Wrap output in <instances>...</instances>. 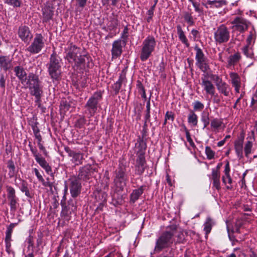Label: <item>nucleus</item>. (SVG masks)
<instances>
[{
    "label": "nucleus",
    "mask_w": 257,
    "mask_h": 257,
    "mask_svg": "<svg viewBox=\"0 0 257 257\" xmlns=\"http://www.w3.org/2000/svg\"><path fill=\"white\" fill-rule=\"evenodd\" d=\"M64 58L68 62L75 67H80L84 64L88 55L84 49L77 47L72 43L67 44L64 49Z\"/></svg>",
    "instance_id": "nucleus-1"
},
{
    "label": "nucleus",
    "mask_w": 257,
    "mask_h": 257,
    "mask_svg": "<svg viewBox=\"0 0 257 257\" xmlns=\"http://www.w3.org/2000/svg\"><path fill=\"white\" fill-rule=\"evenodd\" d=\"M26 86L29 89L30 93L35 97V102L40 104L43 94V86L38 76L30 73L28 76Z\"/></svg>",
    "instance_id": "nucleus-2"
},
{
    "label": "nucleus",
    "mask_w": 257,
    "mask_h": 257,
    "mask_svg": "<svg viewBox=\"0 0 257 257\" xmlns=\"http://www.w3.org/2000/svg\"><path fill=\"white\" fill-rule=\"evenodd\" d=\"M173 236V231H166L163 232L156 239L155 245L151 254L159 253L164 249L171 247L174 241Z\"/></svg>",
    "instance_id": "nucleus-3"
},
{
    "label": "nucleus",
    "mask_w": 257,
    "mask_h": 257,
    "mask_svg": "<svg viewBox=\"0 0 257 257\" xmlns=\"http://www.w3.org/2000/svg\"><path fill=\"white\" fill-rule=\"evenodd\" d=\"M156 41L152 36H149L143 41L141 49L140 59L142 61H146L154 51Z\"/></svg>",
    "instance_id": "nucleus-4"
},
{
    "label": "nucleus",
    "mask_w": 257,
    "mask_h": 257,
    "mask_svg": "<svg viewBox=\"0 0 257 257\" xmlns=\"http://www.w3.org/2000/svg\"><path fill=\"white\" fill-rule=\"evenodd\" d=\"M102 99V93L100 91L95 92L91 96L86 104V113L89 115L90 117L93 116L96 112L99 102Z\"/></svg>",
    "instance_id": "nucleus-5"
},
{
    "label": "nucleus",
    "mask_w": 257,
    "mask_h": 257,
    "mask_svg": "<svg viewBox=\"0 0 257 257\" xmlns=\"http://www.w3.org/2000/svg\"><path fill=\"white\" fill-rule=\"evenodd\" d=\"M44 37L41 34H36L31 44L26 49L31 54H38L45 46Z\"/></svg>",
    "instance_id": "nucleus-6"
},
{
    "label": "nucleus",
    "mask_w": 257,
    "mask_h": 257,
    "mask_svg": "<svg viewBox=\"0 0 257 257\" xmlns=\"http://www.w3.org/2000/svg\"><path fill=\"white\" fill-rule=\"evenodd\" d=\"M230 38V32L224 25L217 28L214 33V40L217 44H223L228 41Z\"/></svg>",
    "instance_id": "nucleus-7"
},
{
    "label": "nucleus",
    "mask_w": 257,
    "mask_h": 257,
    "mask_svg": "<svg viewBox=\"0 0 257 257\" xmlns=\"http://www.w3.org/2000/svg\"><path fill=\"white\" fill-rule=\"evenodd\" d=\"M6 190L10 211L12 213H15L19 206V198L16 196L15 189L13 187L7 186Z\"/></svg>",
    "instance_id": "nucleus-8"
},
{
    "label": "nucleus",
    "mask_w": 257,
    "mask_h": 257,
    "mask_svg": "<svg viewBox=\"0 0 257 257\" xmlns=\"http://www.w3.org/2000/svg\"><path fill=\"white\" fill-rule=\"evenodd\" d=\"M196 51L195 60L196 66L203 72H206L209 69L207 58L205 56L202 49L197 46L195 47Z\"/></svg>",
    "instance_id": "nucleus-9"
},
{
    "label": "nucleus",
    "mask_w": 257,
    "mask_h": 257,
    "mask_svg": "<svg viewBox=\"0 0 257 257\" xmlns=\"http://www.w3.org/2000/svg\"><path fill=\"white\" fill-rule=\"evenodd\" d=\"M96 171V168H93L91 165H86L80 168L77 178L80 180L87 181Z\"/></svg>",
    "instance_id": "nucleus-10"
},
{
    "label": "nucleus",
    "mask_w": 257,
    "mask_h": 257,
    "mask_svg": "<svg viewBox=\"0 0 257 257\" xmlns=\"http://www.w3.org/2000/svg\"><path fill=\"white\" fill-rule=\"evenodd\" d=\"M231 24L233 25L232 28L235 30L240 33H243L248 29L249 22L242 17H236Z\"/></svg>",
    "instance_id": "nucleus-11"
},
{
    "label": "nucleus",
    "mask_w": 257,
    "mask_h": 257,
    "mask_svg": "<svg viewBox=\"0 0 257 257\" xmlns=\"http://www.w3.org/2000/svg\"><path fill=\"white\" fill-rule=\"evenodd\" d=\"M65 151L68 154V156L71 158V161L72 163L75 165L82 164L84 159L83 153L72 150L68 147L65 148Z\"/></svg>",
    "instance_id": "nucleus-12"
},
{
    "label": "nucleus",
    "mask_w": 257,
    "mask_h": 257,
    "mask_svg": "<svg viewBox=\"0 0 257 257\" xmlns=\"http://www.w3.org/2000/svg\"><path fill=\"white\" fill-rule=\"evenodd\" d=\"M79 179L76 177H71L69 179L70 191L71 196L76 197L79 195L81 190V184Z\"/></svg>",
    "instance_id": "nucleus-13"
},
{
    "label": "nucleus",
    "mask_w": 257,
    "mask_h": 257,
    "mask_svg": "<svg viewBox=\"0 0 257 257\" xmlns=\"http://www.w3.org/2000/svg\"><path fill=\"white\" fill-rule=\"evenodd\" d=\"M226 5L225 0H207L202 2V5L206 9H218Z\"/></svg>",
    "instance_id": "nucleus-14"
},
{
    "label": "nucleus",
    "mask_w": 257,
    "mask_h": 257,
    "mask_svg": "<svg viewBox=\"0 0 257 257\" xmlns=\"http://www.w3.org/2000/svg\"><path fill=\"white\" fill-rule=\"evenodd\" d=\"M19 37L25 42H29L32 38L29 28L26 26H21L18 31Z\"/></svg>",
    "instance_id": "nucleus-15"
},
{
    "label": "nucleus",
    "mask_w": 257,
    "mask_h": 257,
    "mask_svg": "<svg viewBox=\"0 0 257 257\" xmlns=\"http://www.w3.org/2000/svg\"><path fill=\"white\" fill-rule=\"evenodd\" d=\"M146 160L144 154L141 153L137 159L136 166V173L138 175L142 174L145 169Z\"/></svg>",
    "instance_id": "nucleus-16"
},
{
    "label": "nucleus",
    "mask_w": 257,
    "mask_h": 257,
    "mask_svg": "<svg viewBox=\"0 0 257 257\" xmlns=\"http://www.w3.org/2000/svg\"><path fill=\"white\" fill-rule=\"evenodd\" d=\"M201 85L203 90L205 91L206 94L214 95L215 91V86L213 83L206 78H202L201 79Z\"/></svg>",
    "instance_id": "nucleus-17"
},
{
    "label": "nucleus",
    "mask_w": 257,
    "mask_h": 257,
    "mask_svg": "<svg viewBox=\"0 0 257 257\" xmlns=\"http://www.w3.org/2000/svg\"><path fill=\"white\" fill-rule=\"evenodd\" d=\"M62 60L55 52H53L50 56V60L47 64L48 68H61Z\"/></svg>",
    "instance_id": "nucleus-18"
},
{
    "label": "nucleus",
    "mask_w": 257,
    "mask_h": 257,
    "mask_svg": "<svg viewBox=\"0 0 257 257\" xmlns=\"http://www.w3.org/2000/svg\"><path fill=\"white\" fill-rule=\"evenodd\" d=\"M231 83L233 87H234L236 93H239L241 87V80L239 75L235 72H231L229 74Z\"/></svg>",
    "instance_id": "nucleus-19"
},
{
    "label": "nucleus",
    "mask_w": 257,
    "mask_h": 257,
    "mask_svg": "<svg viewBox=\"0 0 257 257\" xmlns=\"http://www.w3.org/2000/svg\"><path fill=\"white\" fill-rule=\"evenodd\" d=\"M244 142V136L240 137L234 142V149L237 156L239 159L243 157V144Z\"/></svg>",
    "instance_id": "nucleus-20"
},
{
    "label": "nucleus",
    "mask_w": 257,
    "mask_h": 257,
    "mask_svg": "<svg viewBox=\"0 0 257 257\" xmlns=\"http://www.w3.org/2000/svg\"><path fill=\"white\" fill-rule=\"evenodd\" d=\"M121 40L115 41L112 43L111 55L112 58H116L120 56L122 53Z\"/></svg>",
    "instance_id": "nucleus-21"
},
{
    "label": "nucleus",
    "mask_w": 257,
    "mask_h": 257,
    "mask_svg": "<svg viewBox=\"0 0 257 257\" xmlns=\"http://www.w3.org/2000/svg\"><path fill=\"white\" fill-rule=\"evenodd\" d=\"M14 72L15 75L21 81L22 84H24L27 83L28 77H27V73L24 68L21 66H18L14 68Z\"/></svg>",
    "instance_id": "nucleus-22"
},
{
    "label": "nucleus",
    "mask_w": 257,
    "mask_h": 257,
    "mask_svg": "<svg viewBox=\"0 0 257 257\" xmlns=\"http://www.w3.org/2000/svg\"><path fill=\"white\" fill-rule=\"evenodd\" d=\"M211 179L213 181V187L217 190L220 189V172L216 169H213L211 173Z\"/></svg>",
    "instance_id": "nucleus-23"
},
{
    "label": "nucleus",
    "mask_w": 257,
    "mask_h": 257,
    "mask_svg": "<svg viewBox=\"0 0 257 257\" xmlns=\"http://www.w3.org/2000/svg\"><path fill=\"white\" fill-rule=\"evenodd\" d=\"M125 175V172L122 169H119L116 173V178L114 180V182L116 186L122 190L124 185V183H123L120 179H123Z\"/></svg>",
    "instance_id": "nucleus-24"
},
{
    "label": "nucleus",
    "mask_w": 257,
    "mask_h": 257,
    "mask_svg": "<svg viewBox=\"0 0 257 257\" xmlns=\"http://www.w3.org/2000/svg\"><path fill=\"white\" fill-rule=\"evenodd\" d=\"M177 33L178 36L179 40L187 48L189 47L190 44L184 32L182 30L181 26L178 25L176 27Z\"/></svg>",
    "instance_id": "nucleus-25"
},
{
    "label": "nucleus",
    "mask_w": 257,
    "mask_h": 257,
    "mask_svg": "<svg viewBox=\"0 0 257 257\" xmlns=\"http://www.w3.org/2000/svg\"><path fill=\"white\" fill-rule=\"evenodd\" d=\"M35 160L36 162L40 165V166L45 169L47 174H52V170L51 167L47 162L45 158L40 156Z\"/></svg>",
    "instance_id": "nucleus-26"
},
{
    "label": "nucleus",
    "mask_w": 257,
    "mask_h": 257,
    "mask_svg": "<svg viewBox=\"0 0 257 257\" xmlns=\"http://www.w3.org/2000/svg\"><path fill=\"white\" fill-rule=\"evenodd\" d=\"M216 87L219 92L225 96H228L231 91L230 86L224 81L220 84H217Z\"/></svg>",
    "instance_id": "nucleus-27"
},
{
    "label": "nucleus",
    "mask_w": 257,
    "mask_h": 257,
    "mask_svg": "<svg viewBox=\"0 0 257 257\" xmlns=\"http://www.w3.org/2000/svg\"><path fill=\"white\" fill-rule=\"evenodd\" d=\"M12 66V61L8 56H0V68L4 71H7Z\"/></svg>",
    "instance_id": "nucleus-28"
},
{
    "label": "nucleus",
    "mask_w": 257,
    "mask_h": 257,
    "mask_svg": "<svg viewBox=\"0 0 257 257\" xmlns=\"http://www.w3.org/2000/svg\"><path fill=\"white\" fill-rule=\"evenodd\" d=\"M126 81L125 73L122 72L119 76V79L113 85V88L115 94H117L121 88V84H124Z\"/></svg>",
    "instance_id": "nucleus-29"
},
{
    "label": "nucleus",
    "mask_w": 257,
    "mask_h": 257,
    "mask_svg": "<svg viewBox=\"0 0 257 257\" xmlns=\"http://www.w3.org/2000/svg\"><path fill=\"white\" fill-rule=\"evenodd\" d=\"M49 74L51 79L54 80H59L61 78V68H48Z\"/></svg>",
    "instance_id": "nucleus-30"
},
{
    "label": "nucleus",
    "mask_w": 257,
    "mask_h": 257,
    "mask_svg": "<svg viewBox=\"0 0 257 257\" xmlns=\"http://www.w3.org/2000/svg\"><path fill=\"white\" fill-rule=\"evenodd\" d=\"M144 186H141L140 188L134 190L131 194V201L134 203L136 202L140 197V196L143 194L144 189Z\"/></svg>",
    "instance_id": "nucleus-31"
},
{
    "label": "nucleus",
    "mask_w": 257,
    "mask_h": 257,
    "mask_svg": "<svg viewBox=\"0 0 257 257\" xmlns=\"http://www.w3.org/2000/svg\"><path fill=\"white\" fill-rule=\"evenodd\" d=\"M241 59V55L239 53L237 52L233 55H230L228 59V65L229 66H234Z\"/></svg>",
    "instance_id": "nucleus-32"
},
{
    "label": "nucleus",
    "mask_w": 257,
    "mask_h": 257,
    "mask_svg": "<svg viewBox=\"0 0 257 257\" xmlns=\"http://www.w3.org/2000/svg\"><path fill=\"white\" fill-rule=\"evenodd\" d=\"M188 122L192 126H196L198 123V116L193 112L191 111L188 116Z\"/></svg>",
    "instance_id": "nucleus-33"
},
{
    "label": "nucleus",
    "mask_w": 257,
    "mask_h": 257,
    "mask_svg": "<svg viewBox=\"0 0 257 257\" xmlns=\"http://www.w3.org/2000/svg\"><path fill=\"white\" fill-rule=\"evenodd\" d=\"M222 180L227 189H232V180L230 175L222 176Z\"/></svg>",
    "instance_id": "nucleus-34"
},
{
    "label": "nucleus",
    "mask_w": 257,
    "mask_h": 257,
    "mask_svg": "<svg viewBox=\"0 0 257 257\" xmlns=\"http://www.w3.org/2000/svg\"><path fill=\"white\" fill-rule=\"evenodd\" d=\"M214 222L212 219L210 217H208L204 224V230L205 231L206 235L211 231L212 226Z\"/></svg>",
    "instance_id": "nucleus-35"
},
{
    "label": "nucleus",
    "mask_w": 257,
    "mask_h": 257,
    "mask_svg": "<svg viewBox=\"0 0 257 257\" xmlns=\"http://www.w3.org/2000/svg\"><path fill=\"white\" fill-rule=\"evenodd\" d=\"M20 189L22 192L25 193V194L26 196L29 198L32 197L29 189L28 188V183L26 181L22 180L21 186L20 187Z\"/></svg>",
    "instance_id": "nucleus-36"
},
{
    "label": "nucleus",
    "mask_w": 257,
    "mask_h": 257,
    "mask_svg": "<svg viewBox=\"0 0 257 257\" xmlns=\"http://www.w3.org/2000/svg\"><path fill=\"white\" fill-rule=\"evenodd\" d=\"M17 223H11L7 227L5 241H12V234L14 227Z\"/></svg>",
    "instance_id": "nucleus-37"
},
{
    "label": "nucleus",
    "mask_w": 257,
    "mask_h": 257,
    "mask_svg": "<svg viewBox=\"0 0 257 257\" xmlns=\"http://www.w3.org/2000/svg\"><path fill=\"white\" fill-rule=\"evenodd\" d=\"M53 16V12L48 8H45L43 10V20L45 22L51 20Z\"/></svg>",
    "instance_id": "nucleus-38"
},
{
    "label": "nucleus",
    "mask_w": 257,
    "mask_h": 257,
    "mask_svg": "<svg viewBox=\"0 0 257 257\" xmlns=\"http://www.w3.org/2000/svg\"><path fill=\"white\" fill-rule=\"evenodd\" d=\"M8 168L9 169V176L10 178L13 177L16 174V168L13 161L12 160L8 162Z\"/></svg>",
    "instance_id": "nucleus-39"
},
{
    "label": "nucleus",
    "mask_w": 257,
    "mask_h": 257,
    "mask_svg": "<svg viewBox=\"0 0 257 257\" xmlns=\"http://www.w3.org/2000/svg\"><path fill=\"white\" fill-rule=\"evenodd\" d=\"M242 51L243 54H244V55H245L247 57H248V58H252V56L253 55V51H252V48L250 46V45H246V46L243 47L242 48Z\"/></svg>",
    "instance_id": "nucleus-40"
},
{
    "label": "nucleus",
    "mask_w": 257,
    "mask_h": 257,
    "mask_svg": "<svg viewBox=\"0 0 257 257\" xmlns=\"http://www.w3.org/2000/svg\"><path fill=\"white\" fill-rule=\"evenodd\" d=\"M185 21L189 25L193 26L194 25V20L191 13L189 12H185L183 16Z\"/></svg>",
    "instance_id": "nucleus-41"
},
{
    "label": "nucleus",
    "mask_w": 257,
    "mask_h": 257,
    "mask_svg": "<svg viewBox=\"0 0 257 257\" xmlns=\"http://www.w3.org/2000/svg\"><path fill=\"white\" fill-rule=\"evenodd\" d=\"M252 147V142L250 141H247L244 148V154L246 157L248 158L249 155L251 154Z\"/></svg>",
    "instance_id": "nucleus-42"
},
{
    "label": "nucleus",
    "mask_w": 257,
    "mask_h": 257,
    "mask_svg": "<svg viewBox=\"0 0 257 257\" xmlns=\"http://www.w3.org/2000/svg\"><path fill=\"white\" fill-rule=\"evenodd\" d=\"M150 109L151 103L150 100L149 99L147 102L146 114L145 115V123L150 121Z\"/></svg>",
    "instance_id": "nucleus-43"
},
{
    "label": "nucleus",
    "mask_w": 257,
    "mask_h": 257,
    "mask_svg": "<svg viewBox=\"0 0 257 257\" xmlns=\"http://www.w3.org/2000/svg\"><path fill=\"white\" fill-rule=\"evenodd\" d=\"M205 154L207 158L209 160H211L214 158L215 153L212 150L210 147L207 146L205 148Z\"/></svg>",
    "instance_id": "nucleus-44"
},
{
    "label": "nucleus",
    "mask_w": 257,
    "mask_h": 257,
    "mask_svg": "<svg viewBox=\"0 0 257 257\" xmlns=\"http://www.w3.org/2000/svg\"><path fill=\"white\" fill-rule=\"evenodd\" d=\"M86 119L84 117H81L75 122V126L78 128H82L86 123Z\"/></svg>",
    "instance_id": "nucleus-45"
},
{
    "label": "nucleus",
    "mask_w": 257,
    "mask_h": 257,
    "mask_svg": "<svg viewBox=\"0 0 257 257\" xmlns=\"http://www.w3.org/2000/svg\"><path fill=\"white\" fill-rule=\"evenodd\" d=\"M193 108L195 111H201L204 107V104L199 101H195L193 103Z\"/></svg>",
    "instance_id": "nucleus-46"
},
{
    "label": "nucleus",
    "mask_w": 257,
    "mask_h": 257,
    "mask_svg": "<svg viewBox=\"0 0 257 257\" xmlns=\"http://www.w3.org/2000/svg\"><path fill=\"white\" fill-rule=\"evenodd\" d=\"M201 120L204 123L203 128L204 129L209 123V118L208 114H202L201 115Z\"/></svg>",
    "instance_id": "nucleus-47"
},
{
    "label": "nucleus",
    "mask_w": 257,
    "mask_h": 257,
    "mask_svg": "<svg viewBox=\"0 0 257 257\" xmlns=\"http://www.w3.org/2000/svg\"><path fill=\"white\" fill-rule=\"evenodd\" d=\"M221 121L217 118L213 119L211 121V126L214 129L218 128L221 125Z\"/></svg>",
    "instance_id": "nucleus-48"
},
{
    "label": "nucleus",
    "mask_w": 257,
    "mask_h": 257,
    "mask_svg": "<svg viewBox=\"0 0 257 257\" xmlns=\"http://www.w3.org/2000/svg\"><path fill=\"white\" fill-rule=\"evenodd\" d=\"M192 5L194 8L196 12L199 13L203 12V9L200 8V4L199 2H197L196 0H195L194 2L193 3Z\"/></svg>",
    "instance_id": "nucleus-49"
},
{
    "label": "nucleus",
    "mask_w": 257,
    "mask_h": 257,
    "mask_svg": "<svg viewBox=\"0 0 257 257\" xmlns=\"http://www.w3.org/2000/svg\"><path fill=\"white\" fill-rule=\"evenodd\" d=\"M138 89L139 93L141 94V96L144 99H146L147 96L145 92V89L144 87L141 83H140L138 85Z\"/></svg>",
    "instance_id": "nucleus-50"
},
{
    "label": "nucleus",
    "mask_w": 257,
    "mask_h": 257,
    "mask_svg": "<svg viewBox=\"0 0 257 257\" xmlns=\"http://www.w3.org/2000/svg\"><path fill=\"white\" fill-rule=\"evenodd\" d=\"M211 78L215 82L216 86L217 84H220L223 82L222 78L217 75L212 74Z\"/></svg>",
    "instance_id": "nucleus-51"
},
{
    "label": "nucleus",
    "mask_w": 257,
    "mask_h": 257,
    "mask_svg": "<svg viewBox=\"0 0 257 257\" xmlns=\"http://www.w3.org/2000/svg\"><path fill=\"white\" fill-rule=\"evenodd\" d=\"M33 132L35 135V138L38 140V141L41 142L42 137L40 133V131L38 127H34Z\"/></svg>",
    "instance_id": "nucleus-52"
},
{
    "label": "nucleus",
    "mask_w": 257,
    "mask_h": 257,
    "mask_svg": "<svg viewBox=\"0 0 257 257\" xmlns=\"http://www.w3.org/2000/svg\"><path fill=\"white\" fill-rule=\"evenodd\" d=\"M128 36V29L127 27H125L123 31L121 34V38L123 39L124 43H125V41Z\"/></svg>",
    "instance_id": "nucleus-53"
},
{
    "label": "nucleus",
    "mask_w": 257,
    "mask_h": 257,
    "mask_svg": "<svg viewBox=\"0 0 257 257\" xmlns=\"http://www.w3.org/2000/svg\"><path fill=\"white\" fill-rule=\"evenodd\" d=\"M5 2L15 7L20 6V2L18 0H5Z\"/></svg>",
    "instance_id": "nucleus-54"
},
{
    "label": "nucleus",
    "mask_w": 257,
    "mask_h": 257,
    "mask_svg": "<svg viewBox=\"0 0 257 257\" xmlns=\"http://www.w3.org/2000/svg\"><path fill=\"white\" fill-rule=\"evenodd\" d=\"M184 128L187 140L190 143V144L192 145V144H193V142L191 138L190 133L185 126H184Z\"/></svg>",
    "instance_id": "nucleus-55"
},
{
    "label": "nucleus",
    "mask_w": 257,
    "mask_h": 257,
    "mask_svg": "<svg viewBox=\"0 0 257 257\" xmlns=\"http://www.w3.org/2000/svg\"><path fill=\"white\" fill-rule=\"evenodd\" d=\"M174 119V116L173 113L171 111H167L165 114V121H167V120H170L173 121Z\"/></svg>",
    "instance_id": "nucleus-56"
},
{
    "label": "nucleus",
    "mask_w": 257,
    "mask_h": 257,
    "mask_svg": "<svg viewBox=\"0 0 257 257\" xmlns=\"http://www.w3.org/2000/svg\"><path fill=\"white\" fill-rule=\"evenodd\" d=\"M34 171L39 181L41 182H43L44 181V179H43L42 176L39 173L38 170L36 168H35L34 169Z\"/></svg>",
    "instance_id": "nucleus-57"
},
{
    "label": "nucleus",
    "mask_w": 257,
    "mask_h": 257,
    "mask_svg": "<svg viewBox=\"0 0 257 257\" xmlns=\"http://www.w3.org/2000/svg\"><path fill=\"white\" fill-rule=\"evenodd\" d=\"M30 148V150L32 152L34 157H35V159H36L37 158H38L40 155H39V154L37 152V150L35 148L33 147L31 145H29Z\"/></svg>",
    "instance_id": "nucleus-58"
},
{
    "label": "nucleus",
    "mask_w": 257,
    "mask_h": 257,
    "mask_svg": "<svg viewBox=\"0 0 257 257\" xmlns=\"http://www.w3.org/2000/svg\"><path fill=\"white\" fill-rule=\"evenodd\" d=\"M5 81L6 79L5 78L4 75L3 74H1L0 77V87L5 88Z\"/></svg>",
    "instance_id": "nucleus-59"
},
{
    "label": "nucleus",
    "mask_w": 257,
    "mask_h": 257,
    "mask_svg": "<svg viewBox=\"0 0 257 257\" xmlns=\"http://www.w3.org/2000/svg\"><path fill=\"white\" fill-rule=\"evenodd\" d=\"M230 166H229V163L228 162L226 163V164L225 165V169L224 170V175H230Z\"/></svg>",
    "instance_id": "nucleus-60"
},
{
    "label": "nucleus",
    "mask_w": 257,
    "mask_h": 257,
    "mask_svg": "<svg viewBox=\"0 0 257 257\" xmlns=\"http://www.w3.org/2000/svg\"><path fill=\"white\" fill-rule=\"evenodd\" d=\"M38 145L39 148V149L43 151V153L45 155H47V151L45 148V147L43 146V145L41 144V142L38 141Z\"/></svg>",
    "instance_id": "nucleus-61"
},
{
    "label": "nucleus",
    "mask_w": 257,
    "mask_h": 257,
    "mask_svg": "<svg viewBox=\"0 0 257 257\" xmlns=\"http://www.w3.org/2000/svg\"><path fill=\"white\" fill-rule=\"evenodd\" d=\"M79 6L83 8L86 4L87 0H76Z\"/></svg>",
    "instance_id": "nucleus-62"
},
{
    "label": "nucleus",
    "mask_w": 257,
    "mask_h": 257,
    "mask_svg": "<svg viewBox=\"0 0 257 257\" xmlns=\"http://www.w3.org/2000/svg\"><path fill=\"white\" fill-rule=\"evenodd\" d=\"M230 240L231 241L232 245H234L236 243L238 242V241L235 238L234 236H231L229 234L228 235Z\"/></svg>",
    "instance_id": "nucleus-63"
},
{
    "label": "nucleus",
    "mask_w": 257,
    "mask_h": 257,
    "mask_svg": "<svg viewBox=\"0 0 257 257\" xmlns=\"http://www.w3.org/2000/svg\"><path fill=\"white\" fill-rule=\"evenodd\" d=\"M191 33L193 37L194 40L195 41L196 39L197 38V36L199 34V32L195 29H193V30H192Z\"/></svg>",
    "instance_id": "nucleus-64"
}]
</instances>
